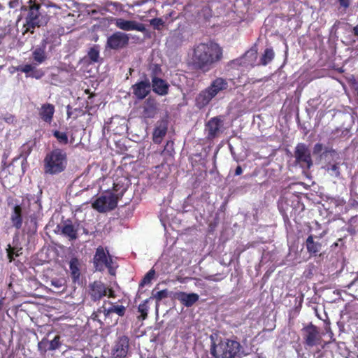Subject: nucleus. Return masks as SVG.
<instances>
[{"label": "nucleus", "mask_w": 358, "mask_h": 358, "mask_svg": "<svg viewBox=\"0 0 358 358\" xmlns=\"http://www.w3.org/2000/svg\"><path fill=\"white\" fill-rule=\"evenodd\" d=\"M313 154L320 155L321 159H335L338 157V154L333 149L324 148L322 143H317L313 147Z\"/></svg>", "instance_id": "obj_20"}, {"label": "nucleus", "mask_w": 358, "mask_h": 358, "mask_svg": "<svg viewBox=\"0 0 358 358\" xmlns=\"http://www.w3.org/2000/svg\"><path fill=\"white\" fill-rule=\"evenodd\" d=\"M129 41V35L124 32L115 31L108 37L106 48L117 50L127 46Z\"/></svg>", "instance_id": "obj_10"}, {"label": "nucleus", "mask_w": 358, "mask_h": 358, "mask_svg": "<svg viewBox=\"0 0 358 358\" xmlns=\"http://www.w3.org/2000/svg\"><path fill=\"white\" fill-rule=\"evenodd\" d=\"M125 307L122 305H115L109 301H105L103 306L99 309L98 313H123Z\"/></svg>", "instance_id": "obj_21"}, {"label": "nucleus", "mask_w": 358, "mask_h": 358, "mask_svg": "<svg viewBox=\"0 0 358 358\" xmlns=\"http://www.w3.org/2000/svg\"><path fill=\"white\" fill-rule=\"evenodd\" d=\"M41 6L34 3L29 6L27 15L25 18V24L22 28V34L27 32L34 34L36 27H40L48 23V18L40 12Z\"/></svg>", "instance_id": "obj_5"}, {"label": "nucleus", "mask_w": 358, "mask_h": 358, "mask_svg": "<svg viewBox=\"0 0 358 358\" xmlns=\"http://www.w3.org/2000/svg\"><path fill=\"white\" fill-rule=\"evenodd\" d=\"M69 268L73 281L76 282L80 278L79 261L77 258H72L71 259Z\"/></svg>", "instance_id": "obj_27"}, {"label": "nucleus", "mask_w": 358, "mask_h": 358, "mask_svg": "<svg viewBox=\"0 0 358 358\" xmlns=\"http://www.w3.org/2000/svg\"><path fill=\"white\" fill-rule=\"evenodd\" d=\"M66 165V152L56 148L45 155L43 159V171L46 175H57L65 170Z\"/></svg>", "instance_id": "obj_4"}, {"label": "nucleus", "mask_w": 358, "mask_h": 358, "mask_svg": "<svg viewBox=\"0 0 358 358\" xmlns=\"http://www.w3.org/2000/svg\"><path fill=\"white\" fill-rule=\"evenodd\" d=\"M150 24L155 29L159 30L164 24V21L162 18H153L150 20Z\"/></svg>", "instance_id": "obj_37"}, {"label": "nucleus", "mask_w": 358, "mask_h": 358, "mask_svg": "<svg viewBox=\"0 0 358 358\" xmlns=\"http://www.w3.org/2000/svg\"><path fill=\"white\" fill-rule=\"evenodd\" d=\"M223 121L218 117H212L206 124V131L208 138H214L221 132Z\"/></svg>", "instance_id": "obj_16"}, {"label": "nucleus", "mask_w": 358, "mask_h": 358, "mask_svg": "<svg viewBox=\"0 0 358 358\" xmlns=\"http://www.w3.org/2000/svg\"><path fill=\"white\" fill-rule=\"evenodd\" d=\"M243 172L242 168L241 166H238L235 170L234 175L235 176H240Z\"/></svg>", "instance_id": "obj_43"}, {"label": "nucleus", "mask_w": 358, "mask_h": 358, "mask_svg": "<svg viewBox=\"0 0 358 358\" xmlns=\"http://www.w3.org/2000/svg\"><path fill=\"white\" fill-rule=\"evenodd\" d=\"M222 58V49L213 42L201 43L194 49L192 64L194 69L208 72Z\"/></svg>", "instance_id": "obj_1"}, {"label": "nucleus", "mask_w": 358, "mask_h": 358, "mask_svg": "<svg viewBox=\"0 0 358 358\" xmlns=\"http://www.w3.org/2000/svg\"><path fill=\"white\" fill-rule=\"evenodd\" d=\"M79 226V223L73 224L71 220H66L57 227L63 236L67 237L70 241H73L78 238Z\"/></svg>", "instance_id": "obj_15"}, {"label": "nucleus", "mask_w": 358, "mask_h": 358, "mask_svg": "<svg viewBox=\"0 0 358 358\" xmlns=\"http://www.w3.org/2000/svg\"><path fill=\"white\" fill-rule=\"evenodd\" d=\"M318 318H320V320H322L324 321H326L327 319H328V315L327 314H324V315H316Z\"/></svg>", "instance_id": "obj_45"}, {"label": "nucleus", "mask_w": 358, "mask_h": 358, "mask_svg": "<svg viewBox=\"0 0 358 358\" xmlns=\"http://www.w3.org/2000/svg\"><path fill=\"white\" fill-rule=\"evenodd\" d=\"M21 250H22V248H20V250H17L16 252H15V251H14V256H15V257H18V256L20 255L19 252H20ZM14 250H15V249Z\"/></svg>", "instance_id": "obj_50"}, {"label": "nucleus", "mask_w": 358, "mask_h": 358, "mask_svg": "<svg viewBox=\"0 0 358 358\" xmlns=\"http://www.w3.org/2000/svg\"><path fill=\"white\" fill-rule=\"evenodd\" d=\"M161 71L159 66L155 65L151 73V90L159 96H165L169 94V84L162 78L157 76V73Z\"/></svg>", "instance_id": "obj_9"}, {"label": "nucleus", "mask_w": 358, "mask_h": 358, "mask_svg": "<svg viewBox=\"0 0 358 358\" xmlns=\"http://www.w3.org/2000/svg\"><path fill=\"white\" fill-rule=\"evenodd\" d=\"M168 296V291L167 289H163L159 292H157L155 294H154V296L157 300H162L164 298H166Z\"/></svg>", "instance_id": "obj_39"}, {"label": "nucleus", "mask_w": 358, "mask_h": 358, "mask_svg": "<svg viewBox=\"0 0 358 358\" xmlns=\"http://www.w3.org/2000/svg\"><path fill=\"white\" fill-rule=\"evenodd\" d=\"M339 157L338 158L332 159L334 160L333 162H329L324 167V170L327 173L334 178H340L341 176V169L340 166L342 164L341 161H338Z\"/></svg>", "instance_id": "obj_22"}, {"label": "nucleus", "mask_w": 358, "mask_h": 358, "mask_svg": "<svg viewBox=\"0 0 358 358\" xmlns=\"http://www.w3.org/2000/svg\"><path fill=\"white\" fill-rule=\"evenodd\" d=\"M36 203H40V200L37 199ZM39 207H41V203H38Z\"/></svg>", "instance_id": "obj_51"}, {"label": "nucleus", "mask_w": 358, "mask_h": 358, "mask_svg": "<svg viewBox=\"0 0 358 358\" xmlns=\"http://www.w3.org/2000/svg\"><path fill=\"white\" fill-rule=\"evenodd\" d=\"M49 43L50 41H48V38H43L41 41V44L33 50L32 56L34 61L36 62V63L42 64L46 60L47 56L45 53V50L46 46Z\"/></svg>", "instance_id": "obj_19"}, {"label": "nucleus", "mask_w": 358, "mask_h": 358, "mask_svg": "<svg viewBox=\"0 0 358 358\" xmlns=\"http://www.w3.org/2000/svg\"><path fill=\"white\" fill-rule=\"evenodd\" d=\"M89 293L94 301L100 299L107 294V288L101 281H94L89 285Z\"/></svg>", "instance_id": "obj_18"}, {"label": "nucleus", "mask_w": 358, "mask_h": 358, "mask_svg": "<svg viewBox=\"0 0 358 358\" xmlns=\"http://www.w3.org/2000/svg\"><path fill=\"white\" fill-rule=\"evenodd\" d=\"M97 316H98V315H97V314H95V315H94V319H95L96 317H97Z\"/></svg>", "instance_id": "obj_53"}, {"label": "nucleus", "mask_w": 358, "mask_h": 358, "mask_svg": "<svg viewBox=\"0 0 358 358\" xmlns=\"http://www.w3.org/2000/svg\"><path fill=\"white\" fill-rule=\"evenodd\" d=\"M55 113V107L52 104L45 103L43 104L41 108L40 116L41 119L46 122H50L52 120L53 115Z\"/></svg>", "instance_id": "obj_23"}, {"label": "nucleus", "mask_w": 358, "mask_h": 358, "mask_svg": "<svg viewBox=\"0 0 358 358\" xmlns=\"http://www.w3.org/2000/svg\"><path fill=\"white\" fill-rule=\"evenodd\" d=\"M14 250L15 248H11L10 245H8V248L7 249V253L10 262L14 259Z\"/></svg>", "instance_id": "obj_41"}, {"label": "nucleus", "mask_w": 358, "mask_h": 358, "mask_svg": "<svg viewBox=\"0 0 358 358\" xmlns=\"http://www.w3.org/2000/svg\"><path fill=\"white\" fill-rule=\"evenodd\" d=\"M294 156L296 163L299 164L302 168L309 169L313 165L310 151L308 147L304 143H300L296 145Z\"/></svg>", "instance_id": "obj_8"}, {"label": "nucleus", "mask_w": 358, "mask_h": 358, "mask_svg": "<svg viewBox=\"0 0 358 358\" xmlns=\"http://www.w3.org/2000/svg\"><path fill=\"white\" fill-rule=\"evenodd\" d=\"M257 57V50L255 48H251L248 52H245L244 57L247 59H250V62H252L256 59Z\"/></svg>", "instance_id": "obj_38"}, {"label": "nucleus", "mask_w": 358, "mask_h": 358, "mask_svg": "<svg viewBox=\"0 0 358 358\" xmlns=\"http://www.w3.org/2000/svg\"><path fill=\"white\" fill-rule=\"evenodd\" d=\"M353 32L355 36H358V25L353 28Z\"/></svg>", "instance_id": "obj_46"}, {"label": "nucleus", "mask_w": 358, "mask_h": 358, "mask_svg": "<svg viewBox=\"0 0 358 358\" xmlns=\"http://www.w3.org/2000/svg\"><path fill=\"white\" fill-rule=\"evenodd\" d=\"M10 220L13 227L20 229L22 225V208L20 206H15L10 215Z\"/></svg>", "instance_id": "obj_25"}, {"label": "nucleus", "mask_w": 358, "mask_h": 358, "mask_svg": "<svg viewBox=\"0 0 358 358\" xmlns=\"http://www.w3.org/2000/svg\"><path fill=\"white\" fill-rule=\"evenodd\" d=\"M106 268H108V271L110 273V274L114 275H115V270L114 268L112 267V264H110V266H106Z\"/></svg>", "instance_id": "obj_44"}, {"label": "nucleus", "mask_w": 358, "mask_h": 358, "mask_svg": "<svg viewBox=\"0 0 358 358\" xmlns=\"http://www.w3.org/2000/svg\"><path fill=\"white\" fill-rule=\"evenodd\" d=\"M199 299V296L195 293L187 294L185 292H180L178 294V299L181 303L187 307L192 306Z\"/></svg>", "instance_id": "obj_24"}, {"label": "nucleus", "mask_w": 358, "mask_h": 358, "mask_svg": "<svg viewBox=\"0 0 358 358\" xmlns=\"http://www.w3.org/2000/svg\"><path fill=\"white\" fill-rule=\"evenodd\" d=\"M341 7L348 8L350 4V0H337Z\"/></svg>", "instance_id": "obj_42"}, {"label": "nucleus", "mask_w": 358, "mask_h": 358, "mask_svg": "<svg viewBox=\"0 0 358 358\" xmlns=\"http://www.w3.org/2000/svg\"><path fill=\"white\" fill-rule=\"evenodd\" d=\"M53 136L57 139V141L62 144H67L68 143V136L66 133L60 132L59 131H54Z\"/></svg>", "instance_id": "obj_33"}, {"label": "nucleus", "mask_w": 358, "mask_h": 358, "mask_svg": "<svg viewBox=\"0 0 358 358\" xmlns=\"http://www.w3.org/2000/svg\"><path fill=\"white\" fill-rule=\"evenodd\" d=\"M129 349V338L121 336L115 341L111 350V358H125Z\"/></svg>", "instance_id": "obj_11"}, {"label": "nucleus", "mask_w": 358, "mask_h": 358, "mask_svg": "<svg viewBox=\"0 0 358 358\" xmlns=\"http://www.w3.org/2000/svg\"><path fill=\"white\" fill-rule=\"evenodd\" d=\"M142 109L144 118H153L158 111V103L154 97L149 96L144 101Z\"/></svg>", "instance_id": "obj_17"}, {"label": "nucleus", "mask_w": 358, "mask_h": 358, "mask_svg": "<svg viewBox=\"0 0 358 358\" xmlns=\"http://www.w3.org/2000/svg\"><path fill=\"white\" fill-rule=\"evenodd\" d=\"M38 348L40 352H46L47 351H50L49 349V340L43 338L38 343Z\"/></svg>", "instance_id": "obj_35"}, {"label": "nucleus", "mask_w": 358, "mask_h": 358, "mask_svg": "<svg viewBox=\"0 0 358 358\" xmlns=\"http://www.w3.org/2000/svg\"><path fill=\"white\" fill-rule=\"evenodd\" d=\"M99 46L94 45L90 48L87 55L92 62H98L99 59Z\"/></svg>", "instance_id": "obj_31"}, {"label": "nucleus", "mask_w": 358, "mask_h": 358, "mask_svg": "<svg viewBox=\"0 0 358 358\" xmlns=\"http://www.w3.org/2000/svg\"><path fill=\"white\" fill-rule=\"evenodd\" d=\"M50 285L52 287V292L56 293L63 292L66 289L65 280L63 278L52 280Z\"/></svg>", "instance_id": "obj_29"}, {"label": "nucleus", "mask_w": 358, "mask_h": 358, "mask_svg": "<svg viewBox=\"0 0 358 358\" xmlns=\"http://www.w3.org/2000/svg\"><path fill=\"white\" fill-rule=\"evenodd\" d=\"M167 128L165 126L157 127L153 131L152 139L155 143H160L162 138L166 135Z\"/></svg>", "instance_id": "obj_28"}, {"label": "nucleus", "mask_w": 358, "mask_h": 358, "mask_svg": "<svg viewBox=\"0 0 358 358\" xmlns=\"http://www.w3.org/2000/svg\"><path fill=\"white\" fill-rule=\"evenodd\" d=\"M354 345H355V347L357 348V349L358 350V338H354Z\"/></svg>", "instance_id": "obj_47"}, {"label": "nucleus", "mask_w": 358, "mask_h": 358, "mask_svg": "<svg viewBox=\"0 0 358 358\" xmlns=\"http://www.w3.org/2000/svg\"><path fill=\"white\" fill-rule=\"evenodd\" d=\"M83 231L84 233L87 234V231L85 229H83Z\"/></svg>", "instance_id": "obj_52"}, {"label": "nucleus", "mask_w": 358, "mask_h": 358, "mask_svg": "<svg viewBox=\"0 0 358 358\" xmlns=\"http://www.w3.org/2000/svg\"><path fill=\"white\" fill-rule=\"evenodd\" d=\"M303 343L308 347L317 346L322 344V338L319 329L310 324L301 329Z\"/></svg>", "instance_id": "obj_7"}, {"label": "nucleus", "mask_w": 358, "mask_h": 358, "mask_svg": "<svg viewBox=\"0 0 358 358\" xmlns=\"http://www.w3.org/2000/svg\"><path fill=\"white\" fill-rule=\"evenodd\" d=\"M61 345V336L59 335H56L52 341H49L50 351H53L58 349Z\"/></svg>", "instance_id": "obj_32"}, {"label": "nucleus", "mask_w": 358, "mask_h": 358, "mask_svg": "<svg viewBox=\"0 0 358 358\" xmlns=\"http://www.w3.org/2000/svg\"><path fill=\"white\" fill-rule=\"evenodd\" d=\"M124 190L120 194L108 193L97 198L92 203V207L100 213L113 210L117 205V201L123 195Z\"/></svg>", "instance_id": "obj_6"}, {"label": "nucleus", "mask_w": 358, "mask_h": 358, "mask_svg": "<svg viewBox=\"0 0 358 358\" xmlns=\"http://www.w3.org/2000/svg\"><path fill=\"white\" fill-rule=\"evenodd\" d=\"M306 245L308 252L310 254L316 255L318 252H320L321 249V244L318 242H315L313 241V235H310L306 241Z\"/></svg>", "instance_id": "obj_26"}, {"label": "nucleus", "mask_w": 358, "mask_h": 358, "mask_svg": "<svg viewBox=\"0 0 358 358\" xmlns=\"http://www.w3.org/2000/svg\"><path fill=\"white\" fill-rule=\"evenodd\" d=\"M131 71H132V70L130 69V70H129L130 74H131Z\"/></svg>", "instance_id": "obj_54"}, {"label": "nucleus", "mask_w": 358, "mask_h": 358, "mask_svg": "<svg viewBox=\"0 0 358 358\" xmlns=\"http://www.w3.org/2000/svg\"><path fill=\"white\" fill-rule=\"evenodd\" d=\"M229 88V80L222 77H216L210 85L196 97V105L202 108L206 106L213 99L225 93Z\"/></svg>", "instance_id": "obj_3"}, {"label": "nucleus", "mask_w": 358, "mask_h": 358, "mask_svg": "<svg viewBox=\"0 0 358 358\" xmlns=\"http://www.w3.org/2000/svg\"><path fill=\"white\" fill-rule=\"evenodd\" d=\"M210 354L214 358H239L241 346L238 341L210 336Z\"/></svg>", "instance_id": "obj_2"}, {"label": "nucleus", "mask_w": 358, "mask_h": 358, "mask_svg": "<svg viewBox=\"0 0 358 358\" xmlns=\"http://www.w3.org/2000/svg\"><path fill=\"white\" fill-rule=\"evenodd\" d=\"M34 69L35 67L32 65L26 64L21 68V71L24 73H28L29 72H31Z\"/></svg>", "instance_id": "obj_40"}, {"label": "nucleus", "mask_w": 358, "mask_h": 358, "mask_svg": "<svg viewBox=\"0 0 358 358\" xmlns=\"http://www.w3.org/2000/svg\"><path fill=\"white\" fill-rule=\"evenodd\" d=\"M357 358H358V355H357Z\"/></svg>", "instance_id": "obj_55"}, {"label": "nucleus", "mask_w": 358, "mask_h": 358, "mask_svg": "<svg viewBox=\"0 0 358 358\" xmlns=\"http://www.w3.org/2000/svg\"><path fill=\"white\" fill-rule=\"evenodd\" d=\"M93 263L96 271H102L104 270L105 266H108L110 264H113V259L109 255L108 252L106 254L103 248L99 246L96 250L93 258Z\"/></svg>", "instance_id": "obj_14"}, {"label": "nucleus", "mask_w": 358, "mask_h": 358, "mask_svg": "<svg viewBox=\"0 0 358 358\" xmlns=\"http://www.w3.org/2000/svg\"><path fill=\"white\" fill-rule=\"evenodd\" d=\"M147 316H148V315H145V314L140 315L138 318L139 319H142V320H145V319H146Z\"/></svg>", "instance_id": "obj_49"}, {"label": "nucleus", "mask_w": 358, "mask_h": 358, "mask_svg": "<svg viewBox=\"0 0 358 358\" xmlns=\"http://www.w3.org/2000/svg\"><path fill=\"white\" fill-rule=\"evenodd\" d=\"M350 191H351V194H352V195H355V194H357V193H356V192H355V188H354L353 185L352 186V187H351V190H350Z\"/></svg>", "instance_id": "obj_48"}, {"label": "nucleus", "mask_w": 358, "mask_h": 358, "mask_svg": "<svg viewBox=\"0 0 358 358\" xmlns=\"http://www.w3.org/2000/svg\"><path fill=\"white\" fill-rule=\"evenodd\" d=\"M131 90L138 100L144 99L151 92V83L149 78L144 76V79L131 85Z\"/></svg>", "instance_id": "obj_12"}, {"label": "nucleus", "mask_w": 358, "mask_h": 358, "mask_svg": "<svg viewBox=\"0 0 358 358\" xmlns=\"http://www.w3.org/2000/svg\"><path fill=\"white\" fill-rule=\"evenodd\" d=\"M275 53L273 50L271 48H266L260 59L259 64L263 66L267 65L273 59Z\"/></svg>", "instance_id": "obj_30"}, {"label": "nucleus", "mask_w": 358, "mask_h": 358, "mask_svg": "<svg viewBox=\"0 0 358 358\" xmlns=\"http://www.w3.org/2000/svg\"><path fill=\"white\" fill-rule=\"evenodd\" d=\"M113 21L115 27L122 31H138L140 32L146 31L145 24L138 22L135 20H128L122 17H119L114 19Z\"/></svg>", "instance_id": "obj_13"}, {"label": "nucleus", "mask_w": 358, "mask_h": 358, "mask_svg": "<svg viewBox=\"0 0 358 358\" xmlns=\"http://www.w3.org/2000/svg\"><path fill=\"white\" fill-rule=\"evenodd\" d=\"M155 274V270L152 269V268L150 269L146 273V275H145V277L143 278V279L141 282L140 285L141 286H144L146 284H149L151 282L152 279L154 278Z\"/></svg>", "instance_id": "obj_34"}, {"label": "nucleus", "mask_w": 358, "mask_h": 358, "mask_svg": "<svg viewBox=\"0 0 358 358\" xmlns=\"http://www.w3.org/2000/svg\"><path fill=\"white\" fill-rule=\"evenodd\" d=\"M105 5L106 7L109 8L110 6L113 7V8L116 11V12H122L124 10L123 9V5L121 4L119 2H113L111 1H107L106 3H105Z\"/></svg>", "instance_id": "obj_36"}]
</instances>
